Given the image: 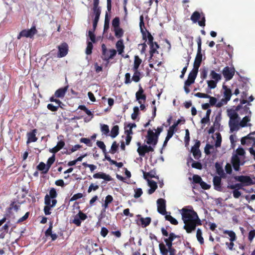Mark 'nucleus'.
I'll use <instances>...</instances> for the list:
<instances>
[{"mask_svg":"<svg viewBox=\"0 0 255 255\" xmlns=\"http://www.w3.org/2000/svg\"><path fill=\"white\" fill-rule=\"evenodd\" d=\"M221 179L219 176H215L213 178V183L215 188L216 190H219L221 187Z\"/></svg>","mask_w":255,"mask_h":255,"instance_id":"obj_36","label":"nucleus"},{"mask_svg":"<svg viewBox=\"0 0 255 255\" xmlns=\"http://www.w3.org/2000/svg\"><path fill=\"white\" fill-rule=\"evenodd\" d=\"M227 115L230 118L229 125L230 128V132L238 131L240 129V118L239 114L234 109L227 110Z\"/></svg>","mask_w":255,"mask_h":255,"instance_id":"obj_3","label":"nucleus"},{"mask_svg":"<svg viewBox=\"0 0 255 255\" xmlns=\"http://www.w3.org/2000/svg\"><path fill=\"white\" fill-rule=\"evenodd\" d=\"M115 36L118 38H120L123 36L124 34L123 30L120 27L114 28Z\"/></svg>","mask_w":255,"mask_h":255,"instance_id":"obj_46","label":"nucleus"},{"mask_svg":"<svg viewBox=\"0 0 255 255\" xmlns=\"http://www.w3.org/2000/svg\"><path fill=\"white\" fill-rule=\"evenodd\" d=\"M237 181L241 182L245 186H249L254 184L251 178L248 176L241 175L235 177Z\"/></svg>","mask_w":255,"mask_h":255,"instance_id":"obj_12","label":"nucleus"},{"mask_svg":"<svg viewBox=\"0 0 255 255\" xmlns=\"http://www.w3.org/2000/svg\"><path fill=\"white\" fill-rule=\"evenodd\" d=\"M112 26L114 28L120 27V19L119 17H115L112 21Z\"/></svg>","mask_w":255,"mask_h":255,"instance_id":"obj_56","label":"nucleus"},{"mask_svg":"<svg viewBox=\"0 0 255 255\" xmlns=\"http://www.w3.org/2000/svg\"><path fill=\"white\" fill-rule=\"evenodd\" d=\"M255 134V131L251 132L246 136H245V137L247 138L248 140L251 141L252 143H253V144H255V138L253 137L252 135H254Z\"/></svg>","mask_w":255,"mask_h":255,"instance_id":"obj_55","label":"nucleus"},{"mask_svg":"<svg viewBox=\"0 0 255 255\" xmlns=\"http://www.w3.org/2000/svg\"><path fill=\"white\" fill-rule=\"evenodd\" d=\"M214 135L216 136V140L215 143V147L216 148L220 147L222 142V137L220 133L219 132H216Z\"/></svg>","mask_w":255,"mask_h":255,"instance_id":"obj_38","label":"nucleus"},{"mask_svg":"<svg viewBox=\"0 0 255 255\" xmlns=\"http://www.w3.org/2000/svg\"><path fill=\"white\" fill-rule=\"evenodd\" d=\"M240 93H241L242 94V100L241 101V103L242 104H245L247 103V101L245 100V99L247 97V96L246 91H241L239 90V89L237 88L235 90L234 94H235V95H238Z\"/></svg>","mask_w":255,"mask_h":255,"instance_id":"obj_28","label":"nucleus"},{"mask_svg":"<svg viewBox=\"0 0 255 255\" xmlns=\"http://www.w3.org/2000/svg\"><path fill=\"white\" fill-rule=\"evenodd\" d=\"M147 42V44L150 46V59L154 60V54H157L159 56L157 49L159 48V46L157 43L154 42L153 37L149 32L147 33L146 39H145Z\"/></svg>","mask_w":255,"mask_h":255,"instance_id":"obj_4","label":"nucleus"},{"mask_svg":"<svg viewBox=\"0 0 255 255\" xmlns=\"http://www.w3.org/2000/svg\"><path fill=\"white\" fill-rule=\"evenodd\" d=\"M93 49V44L92 42L88 41L87 46L86 50V53L87 55H90L92 53V50Z\"/></svg>","mask_w":255,"mask_h":255,"instance_id":"obj_52","label":"nucleus"},{"mask_svg":"<svg viewBox=\"0 0 255 255\" xmlns=\"http://www.w3.org/2000/svg\"><path fill=\"white\" fill-rule=\"evenodd\" d=\"M147 143L155 146L157 142V136L155 133L151 129H149L146 136Z\"/></svg>","mask_w":255,"mask_h":255,"instance_id":"obj_9","label":"nucleus"},{"mask_svg":"<svg viewBox=\"0 0 255 255\" xmlns=\"http://www.w3.org/2000/svg\"><path fill=\"white\" fill-rule=\"evenodd\" d=\"M102 58L103 60L108 61L110 59H113L115 56L116 55L117 51L115 49H111V54L109 57H108V55L107 54V51L109 50L107 49L106 45L104 44H103L102 45Z\"/></svg>","mask_w":255,"mask_h":255,"instance_id":"obj_8","label":"nucleus"},{"mask_svg":"<svg viewBox=\"0 0 255 255\" xmlns=\"http://www.w3.org/2000/svg\"><path fill=\"white\" fill-rule=\"evenodd\" d=\"M37 168L39 170L42 171L43 173H46L50 168L47 164H45L44 162H41L37 166Z\"/></svg>","mask_w":255,"mask_h":255,"instance_id":"obj_33","label":"nucleus"},{"mask_svg":"<svg viewBox=\"0 0 255 255\" xmlns=\"http://www.w3.org/2000/svg\"><path fill=\"white\" fill-rule=\"evenodd\" d=\"M133 71H134V74H133V75L132 76V80L135 82H137L140 80V73L138 71V70H133Z\"/></svg>","mask_w":255,"mask_h":255,"instance_id":"obj_47","label":"nucleus"},{"mask_svg":"<svg viewBox=\"0 0 255 255\" xmlns=\"http://www.w3.org/2000/svg\"><path fill=\"white\" fill-rule=\"evenodd\" d=\"M180 121L178 120L176 123H174L172 126H171L169 129L168 130L167 132V139H170L173 135L175 129L176 128V127L179 124Z\"/></svg>","mask_w":255,"mask_h":255,"instance_id":"obj_27","label":"nucleus"},{"mask_svg":"<svg viewBox=\"0 0 255 255\" xmlns=\"http://www.w3.org/2000/svg\"><path fill=\"white\" fill-rule=\"evenodd\" d=\"M223 88L224 89L223 96L224 98L230 101L232 96L231 90L228 88L226 86H223Z\"/></svg>","mask_w":255,"mask_h":255,"instance_id":"obj_29","label":"nucleus"},{"mask_svg":"<svg viewBox=\"0 0 255 255\" xmlns=\"http://www.w3.org/2000/svg\"><path fill=\"white\" fill-rule=\"evenodd\" d=\"M215 147L213 145L207 144L204 148V152L207 155H209L212 153L214 152Z\"/></svg>","mask_w":255,"mask_h":255,"instance_id":"obj_35","label":"nucleus"},{"mask_svg":"<svg viewBox=\"0 0 255 255\" xmlns=\"http://www.w3.org/2000/svg\"><path fill=\"white\" fill-rule=\"evenodd\" d=\"M58 53L57 56L59 58L65 56L68 51V46L66 43H63L58 47Z\"/></svg>","mask_w":255,"mask_h":255,"instance_id":"obj_16","label":"nucleus"},{"mask_svg":"<svg viewBox=\"0 0 255 255\" xmlns=\"http://www.w3.org/2000/svg\"><path fill=\"white\" fill-rule=\"evenodd\" d=\"M235 70L234 68L225 67L223 70V75L226 81L230 80L234 76Z\"/></svg>","mask_w":255,"mask_h":255,"instance_id":"obj_10","label":"nucleus"},{"mask_svg":"<svg viewBox=\"0 0 255 255\" xmlns=\"http://www.w3.org/2000/svg\"><path fill=\"white\" fill-rule=\"evenodd\" d=\"M36 32L37 30L35 26H32L29 29H24L22 30L17 36V39H19L22 37L32 38Z\"/></svg>","mask_w":255,"mask_h":255,"instance_id":"obj_7","label":"nucleus"},{"mask_svg":"<svg viewBox=\"0 0 255 255\" xmlns=\"http://www.w3.org/2000/svg\"><path fill=\"white\" fill-rule=\"evenodd\" d=\"M252 115H246L240 121V128L244 127H251L252 125L250 123Z\"/></svg>","mask_w":255,"mask_h":255,"instance_id":"obj_20","label":"nucleus"},{"mask_svg":"<svg viewBox=\"0 0 255 255\" xmlns=\"http://www.w3.org/2000/svg\"><path fill=\"white\" fill-rule=\"evenodd\" d=\"M67 90H68V86H66L63 88H60L56 91L54 95L57 98H62L64 97Z\"/></svg>","mask_w":255,"mask_h":255,"instance_id":"obj_23","label":"nucleus"},{"mask_svg":"<svg viewBox=\"0 0 255 255\" xmlns=\"http://www.w3.org/2000/svg\"><path fill=\"white\" fill-rule=\"evenodd\" d=\"M202 231L200 229H198L196 232V237L199 242L202 244L204 243V239L202 237Z\"/></svg>","mask_w":255,"mask_h":255,"instance_id":"obj_48","label":"nucleus"},{"mask_svg":"<svg viewBox=\"0 0 255 255\" xmlns=\"http://www.w3.org/2000/svg\"><path fill=\"white\" fill-rule=\"evenodd\" d=\"M135 127L136 125L135 124H128L125 130V133L127 135L131 136L130 135L132 134V128Z\"/></svg>","mask_w":255,"mask_h":255,"instance_id":"obj_44","label":"nucleus"},{"mask_svg":"<svg viewBox=\"0 0 255 255\" xmlns=\"http://www.w3.org/2000/svg\"><path fill=\"white\" fill-rule=\"evenodd\" d=\"M147 182L148 185L150 187V189L148 190V193L149 194H151L155 191L157 186L156 183L152 180L147 179Z\"/></svg>","mask_w":255,"mask_h":255,"instance_id":"obj_24","label":"nucleus"},{"mask_svg":"<svg viewBox=\"0 0 255 255\" xmlns=\"http://www.w3.org/2000/svg\"><path fill=\"white\" fill-rule=\"evenodd\" d=\"M216 168L217 170V173L220 175L223 176L224 174V170L218 164H216Z\"/></svg>","mask_w":255,"mask_h":255,"instance_id":"obj_63","label":"nucleus"},{"mask_svg":"<svg viewBox=\"0 0 255 255\" xmlns=\"http://www.w3.org/2000/svg\"><path fill=\"white\" fill-rule=\"evenodd\" d=\"M99 188V186L97 185H96L95 184L92 183L90 184V185L89 187V188L88 189V192L90 193L92 191H96L97 189H98Z\"/></svg>","mask_w":255,"mask_h":255,"instance_id":"obj_59","label":"nucleus"},{"mask_svg":"<svg viewBox=\"0 0 255 255\" xmlns=\"http://www.w3.org/2000/svg\"><path fill=\"white\" fill-rule=\"evenodd\" d=\"M139 19H140L139 27H140V31L142 33V35L143 39L145 40V39H146L147 33L148 32L144 31L143 30V27L144 26V23L143 22V15H140Z\"/></svg>","mask_w":255,"mask_h":255,"instance_id":"obj_25","label":"nucleus"},{"mask_svg":"<svg viewBox=\"0 0 255 255\" xmlns=\"http://www.w3.org/2000/svg\"><path fill=\"white\" fill-rule=\"evenodd\" d=\"M200 145V142L199 140H197L193 146L191 148V152L193 153L194 157L196 159H198L201 157V151L199 149Z\"/></svg>","mask_w":255,"mask_h":255,"instance_id":"obj_14","label":"nucleus"},{"mask_svg":"<svg viewBox=\"0 0 255 255\" xmlns=\"http://www.w3.org/2000/svg\"><path fill=\"white\" fill-rule=\"evenodd\" d=\"M165 218L166 220L170 222V223L173 225H176L178 222L176 219L172 217L170 214H165Z\"/></svg>","mask_w":255,"mask_h":255,"instance_id":"obj_43","label":"nucleus"},{"mask_svg":"<svg viewBox=\"0 0 255 255\" xmlns=\"http://www.w3.org/2000/svg\"><path fill=\"white\" fill-rule=\"evenodd\" d=\"M157 211L160 214L164 215L167 214L166 211L165 200L164 199L162 198L158 199L157 200Z\"/></svg>","mask_w":255,"mask_h":255,"instance_id":"obj_15","label":"nucleus"},{"mask_svg":"<svg viewBox=\"0 0 255 255\" xmlns=\"http://www.w3.org/2000/svg\"><path fill=\"white\" fill-rule=\"evenodd\" d=\"M193 180L194 183L200 184L202 182V179L200 176L198 175H194L193 176Z\"/></svg>","mask_w":255,"mask_h":255,"instance_id":"obj_64","label":"nucleus"},{"mask_svg":"<svg viewBox=\"0 0 255 255\" xmlns=\"http://www.w3.org/2000/svg\"><path fill=\"white\" fill-rule=\"evenodd\" d=\"M133 110V112L131 114V117L132 120H135L139 114V108L138 107H134Z\"/></svg>","mask_w":255,"mask_h":255,"instance_id":"obj_50","label":"nucleus"},{"mask_svg":"<svg viewBox=\"0 0 255 255\" xmlns=\"http://www.w3.org/2000/svg\"><path fill=\"white\" fill-rule=\"evenodd\" d=\"M35 131L36 130L34 129L32 132L27 133L28 140L27 143L35 142L37 140V138L36 137Z\"/></svg>","mask_w":255,"mask_h":255,"instance_id":"obj_30","label":"nucleus"},{"mask_svg":"<svg viewBox=\"0 0 255 255\" xmlns=\"http://www.w3.org/2000/svg\"><path fill=\"white\" fill-rule=\"evenodd\" d=\"M157 54H154V60H152L150 58L149 59V62H150V64H149V66L150 68H153V64H156L157 63V65L158 66H160L161 64V61H159L158 59H157Z\"/></svg>","mask_w":255,"mask_h":255,"instance_id":"obj_39","label":"nucleus"},{"mask_svg":"<svg viewBox=\"0 0 255 255\" xmlns=\"http://www.w3.org/2000/svg\"><path fill=\"white\" fill-rule=\"evenodd\" d=\"M207 98L209 99V104L210 105L213 106L214 105H216L217 103V100L216 98L214 97H211L209 95V97H208Z\"/></svg>","mask_w":255,"mask_h":255,"instance_id":"obj_61","label":"nucleus"},{"mask_svg":"<svg viewBox=\"0 0 255 255\" xmlns=\"http://www.w3.org/2000/svg\"><path fill=\"white\" fill-rule=\"evenodd\" d=\"M101 130L103 134L107 135L110 131L109 126L105 124L101 125Z\"/></svg>","mask_w":255,"mask_h":255,"instance_id":"obj_49","label":"nucleus"},{"mask_svg":"<svg viewBox=\"0 0 255 255\" xmlns=\"http://www.w3.org/2000/svg\"><path fill=\"white\" fill-rule=\"evenodd\" d=\"M87 218V216L85 214L80 211L78 214L74 217L72 223L77 226H80L81 224L82 221L85 220Z\"/></svg>","mask_w":255,"mask_h":255,"instance_id":"obj_11","label":"nucleus"},{"mask_svg":"<svg viewBox=\"0 0 255 255\" xmlns=\"http://www.w3.org/2000/svg\"><path fill=\"white\" fill-rule=\"evenodd\" d=\"M119 126L116 125L113 127L111 131V136L112 138L116 137L119 134Z\"/></svg>","mask_w":255,"mask_h":255,"instance_id":"obj_45","label":"nucleus"},{"mask_svg":"<svg viewBox=\"0 0 255 255\" xmlns=\"http://www.w3.org/2000/svg\"><path fill=\"white\" fill-rule=\"evenodd\" d=\"M59 107H60V106L57 105H54L52 104H49L47 105L48 109L52 112L56 111L58 110Z\"/></svg>","mask_w":255,"mask_h":255,"instance_id":"obj_60","label":"nucleus"},{"mask_svg":"<svg viewBox=\"0 0 255 255\" xmlns=\"http://www.w3.org/2000/svg\"><path fill=\"white\" fill-rule=\"evenodd\" d=\"M143 93V90L140 87L138 91L135 94L136 99L139 104H141V102H145L146 100V96Z\"/></svg>","mask_w":255,"mask_h":255,"instance_id":"obj_19","label":"nucleus"},{"mask_svg":"<svg viewBox=\"0 0 255 255\" xmlns=\"http://www.w3.org/2000/svg\"><path fill=\"white\" fill-rule=\"evenodd\" d=\"M197 72L192 71L189 74L187 80L185 82L184 85L190 86L194 83L197 76Z\"/></svg>","mask_w":255,"mask_h":255,"instance_id":"obj_21","label":"nucleus"},{"mask_svg":"<svg viewBox=\"0 0 255 255\" xmlns=\"http://www.w3.org/2000/svg\"><path fill=\"white\" fill-rule=\"evenodd\" d=\"M57 203L56 199L49 198L48 194H46L44 198V204L45 206L44 208V212L46 215H49L51 214V210L54 207Z\"/></svg>","mask_w":255,"mask_h":255,"instance_id":"obj_5","label":"nucleus"},{"mask_svg":"<svg viewBox=\"0 0 255 255\" xmlns=\"http://www.w3.org/2000/svg\"><path fill=\"white\" fill-rule=\"evenodd\" d=\"M202 60V54L201 53V51H197V53L196 54L194 62V67L192 71L198 73V69L201 65Z\"/></svg>","mask_w":255,"mask_h":255,"instance_id":"obj_13","label":"nucleus"},{"mask_svg":"<svg viewBox=\"0 0 255 255\" xmlns=\"http://www.w3.org/2000/svg\"><path fill=\"white\" fill-rule=\"evenodd\" d=\"M228 101H229L223 98L220 101L217 103L216 106L218 108L221 107L222 106L227 104Z\"/></svg>","mask_w":255,"mask_h":255,"instance_id":"obj_54","label":"nucleus"},{"mask_svg":"<svg viewBox=\"0 0 255 255\" xmlns=\"http://www.w3.org/2000/svg\"><path fill=\"white\" fill-rule=\"evenodd\" d=\"M159 248L160 253L162 255H167L168 253V249L163 243H160L159 245Z\"/></svg>","mask_w":255,"mask_h":255,"instance_id":"obj_40","label":"nucleus"},{"mask_svg":"<svg viewBox=\"0 0 255 255\" xmlns=\"http://www.w3.org/2000/svg\"><path fill=\"white\" fill-rule=\"evenodd\" d=\"M224 233L227 234L230 237V241L231 242H234L236 240V235L233 231L225 230Z\"/></svg>","mask_w":255,"mask_h":255,"instance_id":"obj_41","label":"nucleus"},{"mask_svg":"<svg viewBox=\"0 0 255 255\" xmlns=\"http://www.w3.org/2000/svg\"><path fill=\"white\" fill-rule=\"evenodd\" d=\"M116 48L117 49V51L119 54H122V53L124 52V49L125 48L123 41L122 40H119L116 45Z\"/></svg>","mask_w":255,"mask_h":255,"instance_id":"obj_31","label":"nucleus"},{"mask_svg":"<svg viewBox=\"0 0 255 255\" xmlns=\"http://www.w3.org/2000/svg\"><path fill=\"white\" fill-rule=\"evenodd\" d=\"M134 197L135 198H139L142 194V191L141 188H137L134 190Z\"/></svg>","mask_w":255,"mask_h":255,"instance_id":"obj_62","label":"nucleus"},{"mask_svg":"<svg viewBox=\"0 0 255 255\" xmlns=\"http://www.w3.org/2000/svg\"><path fill=\"white\" fill-rule=\"evenodd\" d=\"M234 110H236V112L241 115H252V112L251 111L250 108L248 106H245L242 107L241 106H238L236 107Z\"/></svg>","mask_w":255,"mask_h":255,"instance_id":"obj_18","label":"nucleus"},{"mask_svg":"<svg viewBox=\"0 0 255 255\" xmlns=\"http://www.w3.org/2000/svg\"><path fill=\"white\" fill-rule=\"evenodd\" d=\"M210 77L212 80L219 82L221 79V76L220 74L216 73L215 71L212 70L210 74Z\"/></svg>","mask_w":255,"mask_h":255,"instance_id":"obj_34","label":"nucleus"},{"mask_svg":"<svg viewBox=\"0 0 255 255\" xmlns=\"http://www.w3.org/2000/svg\"><path fill=\"white\" fill-rule=\"evenodd\" d=\"M218 82L212 80H207V83L208 85V89L207 90V93H210L209 90L214 89L217 87V84Z\"/></svg>","mask_w":255,"mask_h":255,"instance_id":"obj_32","label":"nucleus"},{"mask_svg":"<svg viewBox=\"0 0 255 255\" xmlns=\"http://www.w3.org/2000/svg\"><path fill=\"white\" fill-rule=\"evenodd\" d=\"M142 60L138 56H135L134 58V64L133 70H138V68L141 64Z\"/></svg>","mask_w":255,"mask_h":255,"instance_id":"obj_37","label":"nucleus"},{"mask_svg":"<svg viewBox=\"0 0 255 255\" xmlns=\"http://www.w3.org/2000/svg\"><path fill=\"white\" fill-rule=\"evenodd\" d=\"M65 145V142L63 140H60L59 142H58L57 145L51 148L50 150V151L52 153H55L58 151H59L60 149H61Z\"/></svg>","mask_w":255,"mask_h":255,"instance_id":"obj_26","label":"nucleus"},{"mask_svg":"<svg viewBox=\"0 0 255 255\" xmlns=\"http://www.w3.org/2000/svg\"><path fill=\"white\" fill-rule=\"evenodd\" d=\"M93 177L95 179H103L106 181L112 180V178L110 175L103 172H98L93 175Z\"/></svg>","mask_w":255,"mask_h":255,"instance_id":"obj_22","label":"nucleus"},{"mask_svg":"<svg viewBox=\"0 0 255 255\" xmlns=\"http://www.w3.org/2000/svg\"><path fill=\"white\" fill-rule=\"evenodd\" d=\"M153 147L151 146H147L146 145L139 146L138 147L137 151L139 155L141 156H144L145 154L149 151H153Z\"/></svg>","mask_w":255,"mask_h":255,"instance_id":"obj_17","label":"nucleus"},{"mask_svg":"<svg viewBox=\"0 0 255 255\" xmlns=\"http://www.w3.org/2000/svg\"><path fill=\"white\" fill-rule=\"evenodd\" d=\"M140 221L141 225L143 227H145L150 224L151 222V218L149 217H146L145 218L141 217L140 218Z\"/></svg>","mask_w":255,"mask_h":255,"instance_id":"obj_42","label":"nucleus"},{"mask_svg":"<svg viewBox=\"0 0 255 255\" xmlns=\"http://www.w3.org/2000/svg\"><path fill=\"white\" fill-rule=\"evenodd\" d=\"M191 19L194 23L198 22L201 26L205 25V18L203 13L202 15L198 11H195L191 16Z\"/></svg>","mask_w":255,"mask_h":255,"instance_id":"obj_6","label":"nucleus"},{"mask_svg":"<svg viewBox=\"0 0 255 255\" xmlns=\"http://www.w3.org/2000/svg\"><path fill=\"white\" fill-rule=\"evenodd\" d=\"M57 194L56 190L54 188H52L49 191V194H48V196L49 198L52 199H55V198L57 197Z\"/></svg>","mask_w":255,"mask_h":255,"instance_id":"obj_51","label":"nucleus"},{"mask_svg":"<svg viewBox=\"0 0 255 255\" xmlns=\"http://www.w3.org/2000/svg\"><path fill=\"white\" fill-rule=\"evenodd\" d=\"M118 148V144L117 143V142L116 141H114L111 146L110 152L111 153L114 154L117 151Z\"/></svg>","mask_w":255,"mask_h":255,"instance_id":"obj_58","label":"nucleus"},{"mask_svg":"<svg viewBox=\"0 0 255 255\" xmlns=\"http://www.w3.org/2000/svg\"><path fill=\"white\" fill-rule=\"evenodd\" d=\"M242 184H241V183H237V184H235L234 185H231L228 186V188L233 189L234 190L235 189H238L239 190V189L242 188Z\"/></svg>","mask_w":255,"mask_h":255,"instance_id":"obj_57","label":"nucleus"},{"mask_svg":"<svg viewBox=\"0 0 255 255\" xmlns=\"http://www.w3.org/2000/svg\"><path fill=\"white\" fill-rule=\"evenodd\" d=\"M182 220L184 223L183 228L187 233H191L196 229V226L201 224V221L193 208L191 206L183 207L179 210Z\"/></svg>","mask_w":255,"mask_h":255,"instance_id":"obj_1","label":"nucleus"},{"mask_svg":"<svg viewBox=\"0 0 255 255\" xmlns=\"http://www.w3.org/2000/svg\"><path fill=\"white\" fill-rule=\"evenodd\" d=\"M96 144L97 145L103 150V152L106 153V149L104 143L101 141H97Z\"/></svg>","mask_w":255,"mask_h":255,"instance_id":"obj_53","label":"nucleus"},{"mask_svg":"<svg viewBox=\"0 0 255 255\" xmlns=\"http://www.w3.org/2000/svg\"><path fill=\"white\" fill-rule=\"evenodd\" d=\"M245 153L243 148L239 147L236 149L235 153L233 154L231 161L235 170L239 171L240 166L243 165L246 162Z\"/></svg>","mask_w":255,"mask_h":255,"instance_id":"obj_2","label":"nucleus"}]
</instances>
